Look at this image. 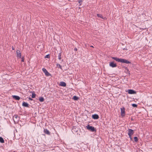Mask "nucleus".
Wrapping results in <instances>:
<instances>
[{
    "label": "nucleus",
    "mask_w": 152,
    "mask_h": 152,
    "mask_svg": "<svg viewBox=\"0 0 152 152\" xmlns=\"http://www.w3.org/2000/svg\"><path fill=\"white\" fill-rule=\"evenodd\" d=\"M57 66L58 67H59L60 68H61V66L60 64H57Z\"/></svg>",
    "instance_id": "obj_23"
},
{
    "label": "nucleus",
    "mask_w": 152,
    "mask_h": 152,
    "mask_svg": "<svg viewBox=\"0 0 152 152\" xmlns=\"http://www.w3.org/2000/svg\"><path fill=\"white\" fill-rule=\"evenodd\" d=\"M17 54L18 56H19L18 55H19V53H18V50L17 51Z\"/></svg>",
    "instance_id": "obj_27"
},
{
    "label": "nucleus",
    "mask_w": 152,
    "mask_h": 152,
    "mask_svg": "<svg viewBox=\"0 0 152 152\" xmlns=\"http://www.w3.org/2000/svg\"><path fill=\"white\" fill-rule=\"evenodd\" d=\"M42 70L45 74V75L47 76H51V74L47 71V70L45 68L42 69Z\"/></svg>",
    "instance_id": "obj_3"
},
{
    "label": "nucleus",
    "mask_w": 152,
    "mask_h": 152,
    "mask_svg": "<svg viewBox=\"0 0 152 152\" xmlns=\"http://www.w3.org/2000/svg\"><path fill=\"white\" fill-rule=\"evenodd\" d=\"M112 58L118 62H121L126 64H129L130 62L124 59L119 58L116 57H112Z\"/></svg>",
    "instance_id": "obj_1"
},
{
    "label": "nucleus",
    "mask_w": 152,
    "mask_h": 152,
    "mask_svg": "<svg viewBox=\"0 0 152 152\" xmlns=\"http://www.w3.org/2000/svg\"><path fill=\"white\" fill-rule=\"evenodd\" d=\"M21 56V55H19V56Z\"/></svg>",
    "instance_id": "obj_31"
},
{
    "label": "nucleus",
    "mask_w": 152,
    "mask_h": 152,
    "mask_svg": "<svg viewBox=\"0 0 152 152\" xmlns=\"http://www.w3.org/2000/svg\"><path fill=\"white\" fill-rule=\"evenodd\" d=\"M132 106L134 107H136L137 106V105L136 104H132Z\"/></svg>",
    "instance_id": "obj_22"
},
{
    "label": "nucleus",
    "mask_w": 152,
    "mask_h": 152,
    "mask_svg": "<svg viewBox=\"0 0 152 152\" xmlns=\"http://www.w3.org/2000/svg\"><path fill=\"white\" fill-rule=\"evenodd\" d=\"M86 127L87 129L91 131V132H93L96 131L94 127L90 126L89 125H88L87 126H86Z\"/></svg>",
    "instance_id": "obj_2"
},
{
    "label": "nucleus",
    "mask_w": 152,
    "mask_h": 152,
    "mask_svg": "<svg viewBox=\"0 0 152 152\" xmlns=\"http://www.w3.org/2000/svg\"><path fill=\"white\" fill-rule=\"evenodd\" d=\"M24 58L23 57L22 58V60H21L22 62H23L24 61Z\"/></svg>",
    "instance_id": "obj_24"
},
{
    "label": "nucleus",
    "mask_w": 152,
    "mask_h": 152,
    "mask_svg": "<svg viewBox=\"0 0 152 152\" xmlns=\"http://www.w3.org/2000/svg\"><path fill=\"white\" fill-rule=\"evenodd\" d=\"M39 100L40 102H43L44 101V99L43 97H40L39 98Z\"/></svg>",
    "instance_id": "obj_15"
},
{
    "label": "nucleus",
    "mask_w": 152,
    "mask_h": 152,
    "mask_svg": "<svg viewBox=\"0 0 152 152\" xmlns=\"http://www.w3.org/2000/svg\"><path fill=\"white\" fill-rule=\"evenodd\" d=\"M125 108L124 107L121 108V115L122 117H124L125 115Z\"/></svg>",
    "instance_id": "obj_5"
},
{
    "label": "nucleus",
    "mask_w": 152,
    "mask_h": 152,
    "mask_svg": "<svg viewBox=\"0 0 152 152\" xmlns=\"http://www.w3.org/2000/svg\"><path fill=\"white\" fill-rule=\"evenodd\" d=\"M128 93L129 94H136V91L133 90H128Z\"/></svg>",
    "instance_id": "obj_6"
},
{
    "label": "nucleus",
    "mask_w": 152,
    "mask_h": 152,
    "mask_svg": "<svg viewBox=\"0 0 152 152\" xmlns=\"http://www.w3.org/2000/svg\"><path fill=\"white\" fill-rule=\"evenodd\" d=\"M92 118L94 119H97L99 118V116L97 114H94L92 115Z\"/></svg>",
    "instance_id": "obj_9"
},
{
    "label": "nucleus",
    "mask_w": 152,
    "mask_h": 152,
    "mask_svg": "<svg viewBox=\"0 0 152 152\" xmlns=\"http://www.w3.org/2000/svg\"><path fill=\"white\" fill-rule=\"evenodd\" d=\"M29 99H30L31 100H32V99H31V98H29Z\"/></svg>",
    "instance_id": "obj_28"
},
{
    "label": "nucleus",
    "mask_w": 152,
    "mask_h": 152,
    "mask_svg": "<svg viewBox=\"0 0 152 152\" xmlns=\"http://www.w3.org/2000/svg\"><path fill=\"white\" fill-rule=\"evenodd\" d=\"M77 49L76 48H75L74 49V50L75 51H77Z\"/></svg>",
    "instance_id": "obj_26"
},
{
    "label": "nucleus",
    "mask_w": 152,
    "mask_h": 152,
    "mask_svg": "<svg viewBox=\"0 0 152 152\" xmlns=\"http://www.w3.org/2000/svg\"><path fill=\"white\" fill-rule=\"evenodd\" d=\"M12 97L13 98L15 99L16 100H19V96L15 95H13L12 96Z\"/></svg>",
    "instance_id": "obj_14"
},
{
    "label": "nucleus",
    "mask_w": 152,
    "mask_h": 152,
    "mask_svg": "<svg viewBox=\"0 0 152 152\" xmlns=\"http://www.w3.org/2000/svg\"><path fill=\"white\" fill-rule=\"evenodd\" d=\"M12 49L13 50H14V48L13 47H12Z\"/></svg>",
    "instance_id": "obj_29"
},
{
    "label": "nucleus",
    "mask_w": 152,
    "mask_h": 152,
    "mask_svg": "<svg viewBox=\"0 0 152 152\" xmlns=\"http://www.w3.org/2000/svg\"><path fill=\"white\" fill-rule=\"evenodd\" d=\"M4 142L3 139L1 137H0V142L1 143H3Z\"/></svg>",
    "instance_id": "obj_16"
},
{
    "label": "nucleus",
    "mask_w": 152,
    "mask_h": 152,
    "mask_svg": "<svg viewBox=\"0 0 152 152\" xmlns=\"http://www.w3.org/2000/svg\"><path fill=\"white\" fill-rule=\"evenodd\" d=\"M90 47H91L94 48V47L93 46H91Z\"/></svg>",
    "instance_id": "obj_30"
},
{
    "label": "nucleus",
    "mask_w": 152,
    "mask_h": 152,
    "mask_svg": "<svg viewBox=\"0 0 152 152\" xmlns=\"http://www.w3.org/2000/svg\"><path fill=\"white\" fill-rule=\"evenodd\" d=\"M22 105L23 106L25 107H28V104L25 102H23V103Z\"/></svg>",
    "instance_id": "obj_13"
},
{
    "label": "nucleus",
    "mask_w": 152,
    "mask_h": 152,
    "mask_svg": "<svg viewBox=\"0 0 152 152\" xmlns=\"http://www.w3.org/2000/svg\"><path fill=\"white\" fill-rule=\"evenodd\" d=\"M36 96V94L34 93H32L31 97L33 98H34Z\"/></svg>",
    "instance_id": "obj_19"
},
{
    "label": "nucleus",
    "mask_w": 152,
    "mask_h": 152,
    "mask_svg": "<svg viewBox=\"0 0 152 152\" xmlns=\"http://www.w3.org/2000/svg\"><path fill=\"white\" fill-rule=\"evenodd\" d=\"M97 16L98 17H100L104 20H106L107 19V18L106 17H103V16L102 15V14H97Z\"/></svg>",
    "instance_id": "obj_10"
},
{
    "label": "nucleus",
    "mask_w": 152,
    "mask_h": 152,
    "mask_svg": "<svg viewBox=\"0 0 152 152\" xmlns=\"http://www.w3.org/2000/svg\"><path fill=\"white\" fill-rule=\"evenodd\" d=\"M109 66L111 67L114 68L117 66V64L114 63V62H111L110 63Z\"/></svg>",
    "instance_id": "obj_8"
},
{
    "label": "nucleus",
    "mask_w": 152,
    "mask_h": 152,
    "mask_svg": "<svg viewBox=\"0 0 152 152\" xmlns=\"http://www.w3.org/2000/svg\"><path fill=\"white\" fill-rule=\"evenodd\" d=\"M49 57V56L48 55H47L46 56H45V58H48Z\"/></svg>",
    "instance_id": "obj_25"
},
{
    "label": "nucleus",
    "mask_w": 152,
    "mask_h": 152,
    "mask_svg": "<svg viewBox=\"0 0 152 152\" xmlns=\"http://www.w3.org/2000/svg\"><path fill=\"white\" fill-rule=\"evenodd\" d=\"M58 58L59 59L61 60V53H59L58 56Z\"/></svg>",
    "instance_id": "obj_21"
},
{
    "label": "nucleus",
    "mask_w": 152,
    "mask_h": 152,
    "mask_svg": "<svg viewBox=\"0 0 152 152\" xmlns=\"http://www.w3.org/2000/svg\"><path fill=\"white\" fill-rule=\"evenodd\" d=\"M17 118L18 117L16 115H15L13 117V121L15 124H17L18 123L19 119L18 120H17Z\"/></svg>",
    "instance_id": "obj_7"
},
{
    "label": "nucleus",
    "mask_w": 152,
    "mask_h": 152,
    "mask_svg": "<svg viewBox=\"0 0 152 152\" xmlns=\"http://www.w3.org/2000/svg\"><path fill=\"white\" fill-rule=\"evenodd\" d=\"M44 132V133L48 134H50V132L47 129H45Z\"/></svg>",
    "instance_id": "obj_12"
},
{
    "label": "nucleus",
    "mask_w": 152,
    "mask_h": 152,
    "mask_svg": "<svg viewBox=\"0 0 152 152\" xmlns=\"http://www.w3.org/2000/svg\"><path fill=\"white\" fill-rule=\"evenodd\" d=\"M60 85L61 86L65 87L66 86L65 83L64 82H61L60 83Z\"/></svg>",
    "instance_id": "obj_11"
},
{
    "label": "nucleus",
    "mask_w": 152,
    "mask_h": 152,
    "mask_svg": "<svg viewBox=\"0 0 152 152\" xmlns=\"http://www.w3.org/2000/svg\"><path fill=\"white\" fill-rule=\"evenodd\" d=\"M83 0H79L78 1V2L80 4L79 5H80V6L81 5V4H82L81 3L83 2Z\"/></svg>",
    "instance_id": "obj_18"
},
{
    "label": "nucleus",
    "mask_w": 152,
    "mask_h": 152,
    "mask_svg": "<svg viewBox=\"0 0 152 152\" xmlns=\"http://www.w3.org/2000/svg\"><path fill=\"white\" fill-rule=\"evenodd\" d=\"M134 141L135 142L137 141L138 140V138L137 137H134Z\"/></svg>",
    "instance_id": "obj_20"
},
{
    "label": "nucleus",
    "mask_w": 152,
    "mask_h": 152,
    "mask_svg": "<svg viewBox=\"0 0 152 152\" xmlns=\"http://www.w3.org/2000/svg\"><path fill=\"white\" fill-rule=\"evenodd\" d=\"M73 99L74 100H77L78 99V98L77 96H75L73 97Z\"/></svg>",
    "instance_id": "obj_17"
},
{
    "label": "nucleus",
    "mask_w": 152,
    "mask_h": 152,
    "mask_svg": "<svg viewBox=\"0 0 152 152\" xmlns=\"http://www.w3.org/2000/svg\"><path fill=\"white\" fill-rule=\"evenodd\" d=\"M134 134V131L133 130L131 129H129L128 130V134L130 138V139H132L131 136L132 135Z\"/></svg>",
    "instance_id": "obj_4"
}]
</instances>
